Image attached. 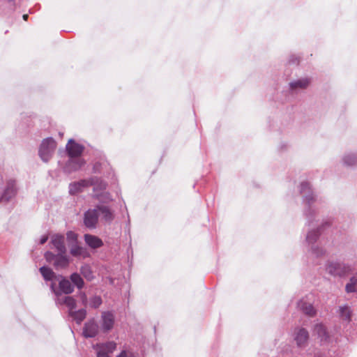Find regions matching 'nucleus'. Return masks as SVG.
<instances>
[{
	"label": "nucleus",
	"instance_id": "1",
	"mask_svg": "<svg viewBox=\"0 0 357 357\" xmlns=\"http://www.w3.org/2000/svg\"><path fill=\"white\" fill-rule=\"evenodd\" d=\"M93 185L94 188L100 186L101 189H105L106 184L97 177H93L89 180H81L78 182L70 183L69 185V192L70 195H76L83 190L84 188Z\"/></svg>",
	"mask_w": 357,
	"mask_h": 357
},
{
	"label": "nucleus",
	"instance_id": "2",
	"mask_svg": "<svg viewBox=\"0 0 357 357\" xmlns=\"http://www.w3.org/2000/svg\"><path fill=\"white\" fill-rule=\"evenodd\" d=\"M56 147V142L51 137L44 139L39 149V155L45 162L52 158Z\"/></svg>",
	"mask_w": 357,
	"mask_h": 357
},
{
	"label": "nucleus",
	"instance_id": "3",
	"mask_svg": "<svg viewBox=\"0 0 357 357\" xmlns=\"http://www.w3.org/2000/svg\"><path fill=\"white\" fill-rule=\"evenodd\" d=\"M45 257L48 262H53L56 268H66L69 264V258L66 253H57L54 255L48 251L45 252Z\"/></svg>",
	"mask_w": 357,
	"mask_h": 357
},
{
	"label": "nucleus",
	"instance_id": "4",
	"mask_svg": "<svg viewBox=\"0 0 357 357\" xmlns=\"http://www.w3.org/2000/svg\"><path fill=\"white\" fill-rule=\"evenodd\" d=\"M51 290L56 296V302L60 305H65L69 308V312H72L76 307V301L72 296H60V293L56 289L55 284L52 283L50 285Z\"/></svg>",
	"mask_w": 357,
	"mask_h": 357
},
{
	"label": "nucleus",
	"instance_id": "5",
	"mask_svg": "<svg viewBox=\"0 0 357 357\" xmlns=\"http://www.w3.org/2000/svg\"><path fill=\"white\" fill-rule=\"evenodd\" d=\"M349 271L348 266L338 262H330L326 267V271L334 276H344Z\"/></svg>",
	"mask_w": 357,
	"mask_h": 357
},
{
	"label": "nucleus",
	"instance_id": "6",
	"mask_svg": "<svg viewBox=\"0 0 357 357\" xmlns=\"http://www.w3.org/2000/svg\"><path fill=\"white\" fill-rule=\"evenodd\" d=\"M94 349L97 353V357H110L116 349V344L114 342H107L106 343L97 344Z\"/></svg>",
	"mask_w": 357,
	"mask_h": 357
},
{
	"label": "nucleus",
	"instance_id": "7",
	"mask_svg": "<svg viewBox=\"0 0 357 357\" xmlns=\"http://www.w3.org/2000/svg\"><path fill=\"white\" fill-rule=\"evenodd\" d=\"M17 193L15 183L13 181H9L6 183L5 188L0 196L1 202H8L13 198Z\"/></svg>",
	"mask_w": 357,
	"mask_h": 357
},
{
	"label": "nucleus",
	"instance_id": "8",
	"mask_svg": "<svg viewBox=\"0 0 357 357\" xmlns=\"http://www.w3.org/2000/svg\"><path fill=\"white\" fill-rule=\"evenodd\" d=\"M318 236V230H312L307 233L306 237L307 242L309 244H312L310 248L312 252L316 256H319L324 253V250L321 248H319L318 245H314V243L316 241Z\"/></svg>",
	"mask_w": 357,
	"mask_h": 357
},
{
	"label": "nucleus",
	"instance_id": "9",
	"mask_svg": "<svg viewBox=\"0 0 357 357\" xmlns=\"http://www.w3.org/2000/svg\"><path fill=\"white\" fill-rule=\"evenodd\" d=\"M98 220V208L89 209L84 213V223L85 226L90 229L96 227Z\"/></svg>",
	"mask_w": 357,
	"mask_h": 357
},
{
	"label": "nucleus",
	"instance_id": "10",
	"mask_svg": "<svg viewBox=\"0 0 357 357\" xmlns=\"http://www.w3.org/2000/svg\"><path fill=\"white\" fill-rule=\"evenodd\" d=\"M114 324V316L110 312H103L101 315V328L104 332L110 331Z\"/></svg>",
	"mask_w": 357,
	"mask_h": 357
},
{
	"label": "nucleus",
	"instance_id": "11",
	"mask_svg": "<svg viewBox=\"0 0 357 357\" xmlns=\"http://www.w3.org/2000/svg\"><path fill=\"white\" fill-rule=\"evenodd\" d=\"M66 150L69 158H79L84 150V147L75 142L73 139H70L66 145Z\"/></svg>",
	"mask_w": 357,
	"mask_h": 357
},
{
	"label": "nucleus",
	"instance_id": "12",
	"mask_svg": "<svg viewBox=\"0 0 357 357\" xmlns=\"http://www.w3.org/2000/svg\"><path fill=\"white\" fill-rule=\"evenodd\" d=\"M51 243L52 244V248L56 250L57 253L66 252L63 236L60 234L53 235L51 238Z\"/></svg>",
	"mask_w": 357,
	"mask_h": 357
},
{
	"label": "nucleus",
	"instance_id": "13",
	"mask_svg": "<svg viewBox=\"0 0 357 357\" xmlns=\"http://www.w3.org/2000/svg\"><path fill=\"white\" fill-rule=\"evenodd\" d=\"M309 339V334L305 328H298L295 333L294 340L299 347H304Z\"/></svg>",
	"mask_w": 357,
	"mask_h": 357
},
{
	"label": "nucleus",
	"instance_id": "14",
	"mask_svg": "<svg viewBox=\"0 0 357 357\" xmlns=\"http://www.w3.org/2000/svg\"><path fill=\"white\" fill-rule=\"evenodd\" d=\"M84 164V161L80 158H70L64 169L65 171L70 173L80 169Z\"/></svg>",
	"mask_w": 357,
	"mask_h": 357
},
{
	"label": "nucleus",
	"instance_id": "15",
	"mask_svg": "<svg viewBox=\"0 0 357 357\" xmlns=\"http://www.w3.org/2000/svg\"><path fill=\"white\" fill-rule=\"evenodd\" d=\"M313 332L322 342H328L330 338L326 327L322 324H315Z\"/></svg>",
	"mask_w": 357,
	"mask_h": 357
},
{
	"label": "nucleus",
	"instance_id": "16",
	"mask_svg": "<svg viewBox=\"0 0 357 357\" xmlns=\"http://www.w3.org/2000/svg\"><path fill=\"white\" fill-rule=\"evenodd\" d=\"M59 289H56L60 293V296L61 294H70L74 291V287L71 284L70 281L67 280L66 278L59 276Z\"/></svg>",
	"mask_w": 357,
	"mask_h": 357
},
{
	"label": "nucleus",
	"instance_id": "17",
	"mask_svg": "<svg viewBox=\"0 0 357 357\" xmlns=\"http://www.w3.org/2000/svg\"><path fill=\"white\" fill-rule=\"evenodd\" d=\"M98 332V326L93 320L87 322L84 328L83 334L86 337H93Z\"/></svg>",
	"mask_w": 357,
	"mask_h": 357
},
{
	"label": "nucleus",
	"instance_id": "18",
	"mask_svg": "<svg viewBox=\"0 0 357 357\" xmlns=\"http://www.w3.org/2000/svg\"><path fill=\"white\" fill-rule=\"evenodd\" d=\"M301 193L304 197V202L307 204H310L314 200L310 184L307 182H303L301 184Z\"/></svg>",
	"mask_w": 357,
	"mask_h": 357
},
{
	"label": "nucleus",
	"instance_id": "19",
	"mask_svg": "<svg viewBox=\"0 0 357 357\" xmlns=\"http://www.w3.org/2000/svg\"><path fill=\"white\" fill-rule=\"evenodd\" d=\"M84 241L90 248L93 249L100 248L103 245L100 238L91 234H85Z\"/></svg>",
	"mask_w": 357,
	"mask_h": 357
},
{
	"label": "nucleus",
	"instance_id": "20",
	"mask_svg": "<svg viewBox=\"0 0 357 357\" xmlns=\"http://www.w3.org/2000/svg\"><path fill=\"white\" fill-rule=\"evenodd\" d=\"M70 254L76 257L86 258L89 256L87 250L77 244L73 245L70 249Z\"/></svg>",
	"mask_w": 357,
	"mask_h": 357
},
{
	"label": "nucleus",
	"instance_id": "21",
	"mask_svg": "<svg viewBox=\"0 0 357 357\" xmlns=\"http://www.w3.org/2000/svg\"><path fill=\"white\" fill-rule=\"evenodd\" d=\"M310 83L308 78H302L289 83V86L292 90L303 89L307 88Z\"/></svg>",
	"mask_w": 357,
	"mask_h": 357
},
{
	"label": "nucleus",
	"instance_id": "22",
	"mask_svg": "<svg viewBox=\"0 0 357 357\" xmlns=\"http://www.w3.org/2000/svg\"><path fill=\"white\" fill-rule=\"evenodd\" d=\"M338 313L342 320L346 321L347 322H349L351 321L352 311L349 305H344L340 306Z\"/></svg>",
	"mask_w": 357,
	"mask_h": 357
},
{
	"label": "nucleus",
	"instance_id": "23",
	"mask_svg": "<svg viewBox=\"0 0 357 357\" xmlns=\"http://www.w3.org/2000/svg\"><path fill=\"white\" fill-rule=\"evenodd\" d=\"M98 215L100 214L106 222H111L114 218L113 213L105 206H97Z\"/></svg>",
	"mask_w": 357,
	"mask_h": 357
},
{
	"label": "nucleus",
	"instance_id": "24",
	"mask_svg": "<svg viewBox=\"0 0 357 357\" xmlns=\"http://www.w3.org/2000/svg\"><path fill=\"white\" fill-rule=\"evenodd\" d=\"M40 272L43 275L44 280L47 281H52V280L56 278L55 273L49 267L42 266L41 268H40Z\"/></svg>",
	"mask_w": 357,
	"mask_h": 357
},
{
	"label": "nucleus",
	"instance_id": "25",
	"mask_svg": "<svg viewBox=\"0 0 357 357\" xmlns=\"http://www.w3.org/2000/svg\"><path fill=\"white\" fill-rule=\"evenodd\" d=\"M298 307L306 314L313 316L315 314V310L310 303L301 301L298 304Z\"/></svg>",
	"mask_w": 357,
	"mask_h": 357
},
{
	"label": "nucleus",
	"instance_id": "26",
	"mask_svg": "<svg viewBox=\"0 0 357 357\" xmlns=\"http://www.w3.org/2000/svg\"><path fill=\"white\" fill-rule=\"evenodd\" d=\"M345 290L347 293L357 292V274L352 276L346 284Z\"/></svg>",
	"mask_w": 357,
	"mask_h": 357
},
{
	"label": "nucleus",
	"instance_id": "27",
	"mask_svg": "<svg viewBox=\"0 0 357 357\" xmlns=\"http://www.w3.org/2000/svg\"><path fill=\"white\" fill-rule=\"evenodd\" d=\"M69 314L77 321L80 324L86 317V312L85 310H79L78 311L69 312Z\"/></svg>",
	"mask_w": 357,
	"mask_h": 357
},
{
	"label": "nucleus",
	"instance_id": "28",
	"mask_svg": "<svg viewBox=\"0 0 357 357\" xmlns=\"http://www.w3.org/2000/svg\"><path fill=\"white\" fill-rule=\"evenodd\" d=\"M82 275L89 281H91L94 278V275L91 267L87 265H83L80 268Z\"/></svg>",
	"mask_w": 357,
	"mask_h": 357
},
{
	"label": "nucleus",
	"instance_id": "29",
	"mask_svg": "<svg viewBox=\"0 0 357 357\" xmlns=\"http://www.w3.org/2000/svg\"><path fill=\"white\" fill-rule=\"evenodd\" d=\"M70 278L71 282L74 284L75 286L77 287V289H81L84 287V282L78 273H73Z\"/></svg>",
	"mask_w": 357,
	"mask_h": 357
},
{
	"label": "nucleus",
	"instance_id": "30",
	"mask_svg": "<svg viewBox=\"0 0 357 357\" xmlns=\"http://www.w3.org/2000/svg\"><path fill=\"white\" fill-rule=\"evenodd\" d=\"M343 162L347 166H352L357 163V155L354 153H349L344 156Z\"/></svg>",
	"mask_w": 357,
	"mask_h": 357
},
{
	"label": "nucleus",
	"instance_id": "31",
	"mask_svg": "<svg viewBox=\"0 0 357 357\" xmlns=\"http://www.w3.org/2000/svg\"><path fill=\"white\" fill-rule=\"evenodd\" d=\"M102 304L100 296H95L89 301V306L93 308H98Z\"/></svg>",
	"mask_w": 357,
	"mask_h": 357
},
{
	"label": "nucleus",
	"instance_id": "32",
	"mask_svg": "<svg viewBox=\"0 0 357 357\" xmlns=\"http://www.w3.org/2000/svg\"><path fill=\"white\" fill-rule=\"evenodd\" d=\"M66 235L69 241L76 242L77 236L75 233L73 231H68Z\"/></svg>",
	"mask_w": 357,
	"mask_h": 357
},
{
	"label": "nucleus",
	"instance_id": "33",
	"mask_svg": "<svg viewBox=\"0 0 357 357\" xmlns=\"http://www.w3.org/2000/svg\"><path fill=\"white\" fill-rule=\"evenodd\" d=\"M80 298L82 300V304L84 305H87V296L84 292H80L79 293Z\"/></svg>",
	"mask_w": 357,
	"mask_h": 357
},
{
	"label": "nucleus",
	"instance_id": "34",
	"mask_svg": "<svg viewBox=\"0 0 357 357\" xmlns=\"http://www.w3.org/2000/svg\"><path fill=\"white\" fill-rule=\"evenodd\" d=\"M131 356V352L126 350H123L116 357H130Z\"/></svg>",
	"mask_w": 357,
	"mask_h": 357
},
{
	"label": "nucleus",
	"instance_id": "35",
	"mask_svg": "<svg viewBox=\"0 0 357 357\" xmlns=\"http://www.w3.org/2000/svg\"><path fill=\"white\" fill-rule=\"evenodd\" d=\"M47 239H48V236H42L40 240V243L42 244V245L45 243L47 242Z\"/></svg>",
	"mask_w": 357,
	"mask_h": 357
},
{
	"label": "nucleus",
	"instance_id": "36",
	"mask_svg": "<svg viewBox=\"0 0 357 357\" xmlns=\"http://www.w3.org/2000/svg\"><path fill=\"white\" fill-rule=\"evenodd\" d=\"M27 18H28V15L25 14V15H23V19L24 20H27Z\"/></svg>",
	"mask_w": 357,
	"mask_h": 357
}]
</instances>
